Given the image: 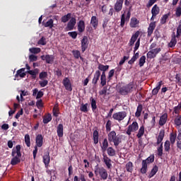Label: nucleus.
<instances>
[{
	"label": "nucleus",
	"mask_w": 181,
	"mask_h": 181,
	"mask_svg": "<svg viewBox=\"0 0 181 181\" xmlns=\"http://www.w3.org/2000/svg\"><path fill=\"white\" fill-rule=\"evenodd\" d=\"M132 91H134V82H130L129 84L122 86L119 90L121 95H128Z\"/></svg>",
	"instance_id": "7ed1b4c3"
},
{
	"label": "nucleus",
	"mask_w": 181,
	"mask_h": 181,
	"mask_svg": "<svg viewBox=\"0 0 181 181\" xmlns=\"http://www.w3.org/2000/svg\"><path fill=\"white\" fill-rule=\"evenodd\" d=\"M100 76H101V72L100 71V70L96 71L94 74V77L92 80V83H93L94 86H95V84L98 83V80H100Z\"/></svg>",
	"instance_id": "4be33fe9"
},
{
	"label": "nucleus",
	"mask_w": 181,
	"mask_h": 181,
	"mask_svg": "<svg viewBox=\"0 0 181 181\" xmlns=\"http://www.w3.org/2000/svg\"><path fill=\"white\" fill-rule=\"evenodd\" d=\"M43 163L45 165V168L49 166V163H50V153L47 152L43 156Z\"/></svg>",
	"instance_id": "6ab92c4d"
},
{
	"label": "nucleus",
	"mask_w": 181,
	"mask_h": 181,
	"mask_svg": "<svg viewBox=\"0 0 181 181\" xmlns=\"http://www.w3.org/2000/svg\"><path fill=\"white\" fill-rule=\"evenodd\" d=\"M54 21L53 19L50 18L47 21V22L45 23V21L42 22V25L45 26V28H49V29H52L54 26Z\"/></svg>",
	"instance_id": "7c9ffc66"
},
{
	"label": "nucleus",
	"mask_w": 181,
	"mask_h": 181,
	"mask_svg": "<svg viewBox=\"0 0 181 181\" xmlns=\"http://www.w3.org/2000/svg\"><path fill=\"white\" fill-rule=\"evenodd\" d=\"M72 54L74 57V59H80L81 56V52H80L79 50H73L72 51Z\"/></svg>",
	"instance_id": "8fccbe9b"
},
{
	"label": "nucleus",
	"mask_w": 181,
	"mask_h": 181,
	"mask_svg": "<svg viewBox=\"0 0 181 181\" xmlns=\"http://www.w3.org/2000/svg\"><path fill=\"white\" fill-rule=\"evenodd\" d=\"M103 162L106 165L107 169H111V168H112V164H111V160L106 154H103Z\"/></svg>",
	"instance_id": "aec40b11"
},
{
	"label": "nucleus",
	"mask_w": 181,
	"mask_h": 181,
	"mask_svg": "<svg viewBox=\"0 0 181 181\" xmlns=\"http://www.w3.org/2000/svg\"><path fill=\"white\" fill-rule=\"evenodd\" d=\"M123 5H124V0L116 1L113 8H115V12H117V13H119V12L122 11Z\"/></svg>",
	"instance_id": "6e6552de"
},
{
	"label": "nucleus",
	"mask_w": 181,
	"mask_h": 181,
	"mask_svg": "<svg viewBox=\"0 0 181 181\" xmlns=\"http://www.w3.org/2000/svg\"><path fill=\"white\" fill-rule=\"evenodd\" d=\"M125 20H127L125 18V13H123L122 14V16H121V22H120L121 28H124V26H125Z\"/></svg>",
	"instance_id": "052dcab7"
},
{
	"label": "nucleus",
	"mask_w": 181,
	"mask_h": 181,
	"mask_svg": "<svg viewBox=\"0 0 181 181\" xmlns=\"http://www.w3.org/2000/svg\"><path fill=\"white\" fill-rule=\"evenodd\" d=\"M117 136V132L115 131H112L107 134L108 141H111Z\"/></svg>",
	"instance_id": "37998d69"
},
{
	"label": "nucleus",
	"mask_w": 181,
	"mask_h": 181,
	"mask_svg": "<svg viewBox=\"0 0 181 181\" xmlns=\"http://www.w3.org/2000/svg\"><path fill=\"white\" fill-rule=\"evenodd\" d=\"M90 105H91V108L92 111L94 112L97 110V100H95L93 97L90 98Z\"/></svg>",
	"instance_id": "c9c22d12"
},
{
	"label": "nucleus",
	"mask_w": 181,
	"mask_h": 181,
	"mask_svg": "<svg viewBox=\"0 0 181 181\" xmlns=\"http://www.w3.org/2000/svg\"><path fill=\"white\" fill-rule=\"evenodd\" d=\"M42 60H45L46 63L47 64H52V63L54 62V56L47 54V55H42L41 56Z\"/></svg>",
	"instance_id": "9d476101"
},
{
	"label": "nucleus",
	"mask_w": 181,
	"mask_h": 181,
	"mask_svg": "<svg viewBox=\"0 0 181 181\" xmlns=\"http://www.w3.org/2000/svg\"><path fill=\"white\" fill-rule=\"evenodd\" d=\"M177 137V134L176 133H170V144L171 145H175V142H176V138Z\"/></svg>",
	"instance_id": "473e14b6"
},
{
	"label": "nucleus",
	"mask_w": 181,
	"mask_h": 181,
	"mask_svg": "<svg viewBox=\"0 0 181 181\" xmlns=\"http://www.w3.org/2000/svg\"><path fill=\"white\" fill-rule=\"evenodd\" d=\"M88 47V38L86 36L81 40V50L82 53H84L87 48Z\"/></svg>",
	"instance_id": "9b49d317"
},
{
	"label": "nucleus",
	"mask_w": 181,
	"mask_h": 181,
	"mask_svg": "<svg viewBox=\"0 0 181 181\" xmlns=\"http://www.w3.org/2000/svg\"><path fill=\"white\" fill-rule=\"evenodd\" d=\"M47 72L42 71L40 73V75H39L40 80H45V78H47Z\"/></svg>",
	"instance_id": "4d7b16f0"
},
{
	"label": "nucleus",
	"mask_w": 181,
	"mask_h": 181,
	"mask_svg": "<svg viewBox=\"0 0 181 181\" xmlns=\"http://www.w3.org/2000/svg\"><path fill=\"white\" fill-rule=\"evenodd\" d=\"M139 46H141V38H139L135 43V46L134 48V53H135V52H136V50L139 49Z\"/></svg>",
	"instance_id": "6e6d98bb"
},
{
	"label": "nucleus",
	"mask_w": 181,
	"mask_h": 181,
	"mask_svg": "<svg viewBox=\"0 0 181 181\" xmlns=\"http://www.w3.org/2000/svg\"><path fill=\"white\" fill-rule=\"evenodd\" d=\"M76 23H77V20L74 17H71L69 21L67 23L66 27L65 28V30H73L74 27L76 26Z\"/></svg>",
	"instance_id": "0eeeda50"
},
{
	"label": "nucleus",
	"mask_w": 181,
	"mask_h": 181,
	"mask_svg": "<svg viewBox=\"0 0 181 181\" xmlns=\"http://www.w3.org/2000/svg\"><path fill=\"white\" fill-rule=\"evenodd\" d=\"M143 160L146 161V163L147 165H149L151 163H153V162H155V156L154 155H151L146 160Z\"/></svg>",
	"instance_id": "79ce46f5"
},
{
	"label": "nucleus",
	"mask_w": 181,
	"mask_h": 181,
	"mask_svg": "<svg viewBox=\"0 0 181 181\" xmlns=\"http://www.w3.org/2000/svg\"><path fill=\"white\" fill-rule=\"evenodd\" d=\"M95 176H100L102 180H107L108 179V172L104 167L96 166L95 168Z\"/></svg>",
	"instance_id": "f03ea898"
},
{
	"label": "nucleus",
	"mask_w": 181,
	"mask_h": 181,
	"mask_svg": "<svg viewBox=\"0 0 181 181\" xmlns=\"http://www.w3.org/2000/svg\"><path fill=\"white\" fill-rule=\"evenodd\" d=\"M35 146L42 148L43 146V136L42 134H37L35 137Z\"/></svg>",
	"instance_id": "ddd939ff"
},
{
	"label": "nucleus",
	"mask_w": 181,
	"mask_h": 181,
	"mask_svg": "<svg viewBox=\"0 0 181 181\" xmlns=\"http://www.w3.org/2000/svg\"><path fill=\"white\" fill-rule=\"evenodd\" d=\"M167 121H168V113H164L163 115L160 117V119L158 122L159 126L163 127V125L166 124Z\"/></svg>",
	"instance_id": "f3484780"
},
{
	"label": "nucleus",
	"mask_w": 181,
	"mask_h": 181,
	"mask_svg": "<svg viewBox=\"0 0 181 181\" xmlns=\"http://www.w3.org/2000/svg\"><path fill=\"white\" fill-rule=\"evenodd\" d=\"M170 141L169 140H166L164 143V151L165 152H169L170 151Z\"/></svg>",
	"instance_id": "a18cd8bd"
},
{
	"label": "nucleus",
	"mask_w": 181,
	"mask_h": 181,
	"mask_svg": "<svg viewBox=\"0 0 181 181\" xmlns=\"http://www.w3.org/2000/svg\"><path fill=\"white\" fill-rule=\"evenodd\" d=\"M114 73H115V71L114 69H112L109 71L108 76H107V78L109 81L112 80V77H114Z\"/></svg>",
	"instance_id": "69168bd1"
},
{
	"label": "nucleus",
	"mask_w": 181,
	"mask_h": 181,
	"mask_svg": "<svg viewBox=\"0 0 181 181\" xmlns=\"http://www.w3.org/2000/svg\"><path fill=\"white\" fill-rule=\"evenodd\" d=\"M107 148H108V139L105 138L104 139L102 143V146H101L102 152L104 153V152H105Z\"/></svg>",
	"instance_id": "c756f323"
},
{
	"label": "nucleus",
	"mask_w": 181,
	"mask_h": 181,
	"mask_svg": "<svg viewBox=\"0 0 181 181\" xmlns=\"http://www.w3.org/2000/svg\"><path fill=\"white\" fill-rule=\"evenodd\" d=\"M174 122H175V125H176L177 127H180V125H181V115H178L175 118Z\"/></svg>",
	"instance_id": "603ef678"
},
{
	"label": "nucleus",
	"mask_w": 181,
	"mask_h": 181,
	"mask_svg": "<svg viewBox=\"0 0 181 181\" xmlns=\"http://www.w3.org/2000/svg\"><path fill=\"white\" fill-rule=\"evenodd\" d=\"M126 117H127V112L125 111L117 112L112 115L113 119H115V121H118V122H121V121H124Z\"/></svg>",
	"instance_id": "20e7f679"
},
{
	"label": "nucleus",
	"mask_w": 181,
	"mask_h": 181,
	"mask_svg": "<svg viewBox=\"0 0 181 181\" xmlns=\"http://www.w3.org/2000/svg\"><path fill=\"white\" fill-rule=\"evenodd\" d=\"M142 104H139L135 112V117H136L137 118H139V117H141V114H142Z\"/></svg>",
	"instance_id": "58836bf2"
},
{
	"label": "nucleus",
	"mask_w": 181,
	"mask_h": 181,
	"mask_svg": "<svg viewBox=\"0 0 181 181\" xmlns=\"http://www.w3.org/2000/svg\"><path fill=\"white\" fill-rule=\"evenodd\" d=\"M140 35H141V32L139 30L136 31L135 34H133L132 35L131 39L129 40V46H131V47L134 46V45H135V42L138 40V37H139Z\"/></svg>",
	"instance_id": "1a4fd4ad"
},
{
	"label": "nucleus",
	"mask_w": 181,
	"mask_h": 181,
	"mask_svg": "<svg viewBox=\"0 0 181 181\" xmlns=\"http://www.w3.org/2000/svg\"><path fill=\"white\" fill-rule=\"evenodd\" d=\"M106 151L109 156H115V150L112 147H108Z\"/></svg>",
	"instance_id": "09e8293b"
},
{
	"label": "nucleus",
	"mask_w": 181,
	"mask_h": 181,
	"mask_svg": "<svg viewBox=\"0 0 181 181\" xmlns=\"http://www.w3.org/2000/svg\"><path fill=\"white\" fill-rule=\"evenodd\" d=\"M156 2H158V0H149L146 4V8H151Z\"/></svg>",
	"instance_id": "774afa93"
},
{
	"label": "nucleus",
	"mask_w": 181,
	"mask_h": 181,
	"mask_svg": "<svg viewBox=\"0 0 181 181\" xmlns=\"http://www.w3.org/2000/svg\"><path fill=\"white\" fill-rule=\"evenodd\" d=\"M25 67L28 70L25 73L30 74L32 80H36V76L39 74V69L36 68L34 70H30V66L28 64H25Z\"/></svg>",
	"instance_id": "423d86ee"
},
{
	"label": "nucleus",
	"mask_w": 181,
	"mask_h": 181,
	"mask_svg": "<svg viewBox=\"0 0 181 181\" xmlns=\"http://www.w3.org/2000/svg\"><path fill=\"white\" fill-rule=\"evenodd\" d=\"M78 30L79 33H83V32L86 30V23L84 22V21L81 20L78 23Z\"/></svg>",
	"instance_id": "412c9836"
},
{
	"label": "nucleus",
	"mask_w": 181,
	"mask_h": 181,
	"mask_svg": "<svg viewBox=\"0 0 181 181\" xmlns=\"http://www.w3.org/2000/svg\"><path fill=\"white\" fill-rule=\"evenodd\" d=\"M62 83L67 91H72L73 88H71V83L70 82V79L69 78H64Z\"/></svg>",
	"instance_id": "f8f14e48"
},
{
	"label": "nucleus",
	"mask_w": 181,
	"mask_h": 181,
	"mask_svg": "<svg viewBox=\"0 0 181 181\" xmlns=\"http://www.w3.org/2000/svg\"><path fill=\"white\" fill-rule=\"evenodd\" d=\"M146 57L147 59H155V57H156L154 55L153 51L150 50L148 52H147Z\"/></svg>",
	"instance_id": "bf43d9fd"
},
{
	"label": "nucleus",
	"mask_w": 181,
	"mask_h": 181,
	"mask_svg": "<svg viewBox=\"0 0 181 181\" xmlns=\"http://www.w3.org/2000/svg\"><path fill=\"white\" fill-rule=\"evenodd\" d=\"M144 134H145V127L141 126L136 135L137 138H142V136H144Z\"/></svg>",
	"instance_id": "49530a36"
},
{
	"label": "nucleus",
	"mask_w": 181,
	"mask_h": 181,
	"mask_svg": "<svg viewBox=\"0 0 181 181\" xmlns=\"http://www.w3.org/2000/svg\"><path fill=\"white\" fill-rule=\"evenodd\" d=\"M69 36H70V37H72V39H77V32L76 31H73V32H69L68 33Z\"/></svg>",
	"instance_id": "680f3d73"
},
{
	"label": "nucleus",
	"mask_w": 181,
	"mask_h": 181,
	"mask_svg": "<svg viewBox=\"0 0 181 181\" xmlns=\"http://www.w3.org/2000/svg\"><path fill=\"white\" fill-rule=\"evenodd\" d=\"M171 40L168 44L169 47H175L176 46V43H177V40L176 37H177V34L175 32L173 33L172 36H171Z\"/></svg>",
	"instance_id": "4468645a"
},
{
	"label": "nucleus",
	"mask_w": 181,
	"mask_h": 181,
	"mask_svg": "<svg viewBox=\"0 0 181 181\" xmlns=\"http://www.w3.org/2000/svg\"><path fill=\"white\" fill-rule=\"evenodd\" d=\"M136 25H139V21L136 18H132L130 21V27L136 28Z\"/></svg>",
	"instance_id": "f704fd0d"
},
{
	"label": "nucleus",
	"mask_w": 181,
	"mask_h": 181,
	"mask_svg": "<svg viewBox=\"0 0 181 181\" xmlns=\"http://www.w3.org/2000/svg\"><path fill=\"white\" fill-rule=\"evenodd\" d=\"M52 121V115L48 113L43 117V123L44 124H49Z\"/></svg>",
	"instance_id": "4c0bfd02"
},
{
	"label": "nucleus",
	"mask_w": 181,
	"mask_h": 181,
	"mask_svg": "<svg viewBox=\"0 0 181 181\" xmlns=\"http://www.w3.org/2000/svg\"><path fill=\"white\" fill-rule=\"evenodd\" d=\"M175 15H176L177 18H180V16H181V7L180 6L177 7V8L175 10Z\"/></svg>",
	"instance_id": "338daca9"
},
{
	"label": "nucleus",
	"mask_w": 181,
	"mask_h": 181,
	"mask_svg": "<svg viewBox=\"0 0 181 181\" xmlns=\"http://www.w3.org/2000/svg\"><path fill=\"white\" fill-rule=\"evenodd\" d=\"M162 86H163V81H160L157 83L156 87L152 90V95H158Z\"/></svg>",
	"instance_id": "a211bd4d"
},
{
	"label": "nucleus",
	"mask_w": 181,
	"mask_h": 181,
	"mask_svg": "<svg viewBox=\"0 0 181 181\" xmlns=\"http://www.w3.org/2000/svg\"><path fill=\"white\" fill-rule=\"evenodd\" d=\"M160 12V8H159V6H158V4H155L151 9V13L153 16H158Z\"/></svg>",
	"instance_id": "a878e982"
},
{
	"label": "nucleus",
	"mask_w": 181,
	"mask_h": 181,
	"mask_svg": "<svg viewBox=\"0 0 181 181\" xmlns=\"http://www.w3.org/2000/svg\"><path fill=\"white\" fill-rule=\"evenodd\" d=\"M46 38L45 37H42L38 41V45H42V46L46 45Z\"/></svg>",
	"instance_id": "e2e57ef3"
},
{
	"label": "nucleus",
	"mask_w": 181,
	"mask_h": 181,
	"mask_svg": "<svg viewBox=\"0 0 181 181\" xmlns=\"http://www.w3.org/2000/svg\"><path fill=\"white\" fill-rule=\"evenodd\" d=\"M169 16H170V13L163 15L162 16V18H160V24L165 25V23H166L168 19L169 18Z\"/></svg>",
	"instance_id": "ea45409f"
},
{
	"label": "nucleus",
	"mask_w": 181,
	"mask_h": 181,
	"mask_svg": "<svg viewBox=\"0 0 181 181\" xmlns=\"http://www.w3.org/2000/svg\"><path fill=\"white\" fill-rule=\"evenodd\" d=\"M93 144L95 145H97V144H98V132L97 130H95L93 132Z\"/></svg>",
	"instance_id": "de8ad7c7"
},
{
	"label": "nucleus",
	"mask_w": 181,
	"mask_h": 181,
	"mask_svg": "<svg viewBox=\"0 0 181 181\" xmlns=\"http://www.w3.org/2000/svg\"><path fill=\"white\" fill-rule=\"evenodd\" d=\"M155 28H156V23L151 22L149 24V26L148 28V31H147V36H148V37L152 36V33H153V30H155Z\"/></svg>",
	"instance_id": "2eb2a0df"
},
{
	"label": "nucleus",
	"mask_w": 181,
	"mask_h": 181,
	"mask_svg": "<svg viewBox=\"0 0 181 181\" xmlns=\"http://www.w3.org/2000/svg\"><path fill=\"white\" fill-rule=\"evenodd\" d=\"M126 170L129 173H132V171L134 170V164L132 162L129 161L126 164Z\"/></svg>",
	"instance_id": "e433bc0d"
},
{
	"label": "nucleus",
	"mask_w": 181,
	"mask_h": 181,
	"mask_svg": "<svg viewBox=\"0 0 181 181\" xmlns=\"http://www.w3.org/2000/svg\"><path fill=\"white\" fill-rule=\"evenodd\" d=\"M111 125H112V122H111V120H107L105 126L107 132H110L111 131Z\"/></svg>",
	"instance_id": "13d9d810"
},
{
	"label": "nucleus",
	"mask_w": 181,
	"mask_h": 181,
	"mask_svg": "<svg viewBox=\"0 0 181 181\" xmlns=\"http://www.w3.org/2000/svg\"><path fill=\"white\" fill-rule=\"evenodd\" d=\"M158 170H159V168L158 167V165H154L148 175V178L151 179V177H153V176H155V175L158 173Z\"/></svg>",
	"instance_id": "c85d7f7f"
},
{
	"label": "nucleus",
	"mask_w": 181,
	"mask_h": 181,
	"mask_svg": "<svg viewBox=\"0 0 181 181\" xmlns=\"http://www.w3.org/2000/svg\"><path fill=\"white\" fill-rule=\"evenodd\" d=\"M140 172L143 175H145V173L148 172V164L146 161H144V160H142V163H141V168L140 170Z\"/></svg>",
	"instance_id": "cd10ccee"
},
{
	"label": "nucleus",
	"mask_w": 181,
	"mask_h": 181,
	"mask_svg": "<svg viewBox=\"0 0 181 181\" xmlns=\"http://www.w3.org/2000/svg\"><path fill=\"white\" fill-rule=\"evenodd\" d=\"M90 25L95 30L98 28V18L95 16H93L90 18Z\"/></svg>",
	"instance_id": "dca6fc26"
},
{
	"label": "nucleus",
	"mask_w": 181,
	"mask_h": 181,
	"mask_svg": "<svg viewBox=\"0 0 181 181\" xmlns=\"http://www.w3.org/2000/svg\"><path fill=\"white\" fill-rule=\"evenodd\" d=\"M39 84H40V87H46V86H47V84H49V81H47V80L40 81Z\"/></svg>",
	"instance_id": "0e129e2a"
},
{
	"label": "nucleus",
	"mask_w": 181,
	"mask_h": 181,
	"mask_svg": "<svg viewBox=\"0 0 181 181\" xmlns=\"http://www.w3.org/2000/svg\"><path fill=\"white\" fill-rule=\"evenodd\" d=\"M63 131H64L63 124H59L57 128V133L59 138H63V135L64 134Z\"/></svg>",
	"instance_id": "5701e85b"
},
{
	"label": "nucleus",
	"mask_w": 181,
	"mask_h": 181,
	"mask_svg": "<svg viewBox=\"0 0 181 181\" xmlns=\"http://www.w3.org/2000/svg\"><path fill=\"white\" fill-rule=\"evenodd\" d=\"M29 51L30 52V53H33L34 54H37V53H40L41 49L40 48H37V47H32V48H30Z\"/></svg>",
	"instance_id": "5fc2aeb1"
},
{
	"label": "nucleus",
	"mask_w": 181,
	"mask_h": 181,
	"mask_svg": "<svg viewBox=\"0 0 181 181\" xmlns=\"http://www.w3.org/2000/svg\"><path fill=\"white\" fill-rule=\"evenodd\" d=\"M25 69L21 68V69H18L15 75L16 78L17 77H21V78H23L26 76V72H25Z\"/></svg>",
	"instance_id": "393cba45"
},
{
	"label": "nucleus",
	"mask_w": 181,
	"mask_h": 181,
	"mask_svg": "<svg viewBox=\"0 0 181 181\" xmlns=\"http://www.w3.org/2000/svg\"><path fill=\"white\" fill-rule=\"evenodd\" d=\"M25 143L28 148L30 147V136L28 134L25 135Z\"/></svg>",
	"instance_id": "3c124183"
},
{
	"label": "nucleus",
	"mask_w": 181,
	"mask_h": 181,
	"mask_svg": "<svg viewBox=\"0 0 181 181\" xmlns=\"http://www.w3.org/2000/svg\"><path fill=\"white\" fill-rule=\"evenodd\" d=\"M87 107H88V103L82 104L80 107L81 111L82 112H88V108Z\"/></svg>",
	"instance_id": "864d4df0"
},
{
	"label": "nucleus",
	"mask_w": 181,
	"mask_h": 181,
	"mask_svg": "<svg viewBox=\"0 0 181 181\" xmlns=\"http://www.w3.org/2000/svg\"><path fill=\"white\" fill-rule=\"evenodd\" d=\"M11 156H13L11 160V165H12V166H16V165L21 163V158H22L21 145H17L16 148L12 149Z\"/></svg>",
	"instance_id": "f257e3e1"
},
{
	"label": "nucleus",
	"mask_w": 181,
	"mask_h": 181,
	"mask_svg": "<svg viewBox=\"0 0 181 181\" xmlns=\"http://www.w3.org/2000/svg\"><path fill=\"white\" fill-rule=\"evenodd\" d=\"M98 69V70L102 71V74H105V71H107L108 70V69H110V66L104 65L103 64H99Z\"/></svg>",
	"instance_id": "bb28decb"
},
{
	"label": "nucleus",
	"mask_w": 181,
	"mask_h": 181,
	"mask_svg": "<svg viewBox=\"0 0 181 181\" xmlns=\"http://www.w3.org/2000/svg\"><path fill=\"white\" fill-rule=\"evenodd\" d=\"M107 84V76H105V74H102L100 75V85L102 86V87H104V86H105Z\"/></svg>",
	"instance_id": "a19ab883"
},
{
	"label": "nucleus",
	"mask_w": 181,
	"mask_h": 181,
	"mask_svg": "<svg viewBox=\"0 0 181 181\" xmlns=\"http://www.w3.org/2000/svg\"><path fill=\"white\" fill-rule=\"evenodd\" d=\"M146 62V57H145V55L141 56L139 61V67H144V64H145Z\"/></svg>",
	"instance_id": "c03bdc74"
},
{
	"label": "nucleus",
	"mask_w": 181,
	"mask_h": 181,
	"mask_svg": "<svg viewBox=\"0 0 181 181\" xmlns=\"http://www.w3.org/2000/svg\"><path fill=\"white\" fill-rule=\"evenodd\" d=\"M109 142H110V144H111V142H113L115 148H117L119 145V143L121 142V138H119V136L116 135L113 138V139L111 141H109Z\"/></svg>",
	"instance_id": "2f4dec72"
},
{
	"label": "nucleus",
	"mask_w": 181,
	"mask_h": 181,
	"mask_svg": "<svg viewBox=\"0 0 181 181\" xmlns=\"http://www.w3.org/2000/svg\"><path fill=\"white\" fill-rule=\"evenodd\" d=\"M139 128V126L138 125V122H133L132 124L128 126L126 134L129 136L131 135V134H132V132H135L138 131Z\"/></svg>",
	"instance_id": "39448f33"
},
{
	"label": "nucleus",
	"mask_w": 181,
	"mask_h": 181,
	"mask_svg": "<svg viewBox=\"0 0 181 181\" xmlns=\"http://www.w3.org/2000/svg\"><path fill=\"white\" fill-rule=\"evenodd\" d=\"M163 138H165V130L161 129L157 137V145L162 144V141H163Z\"/></svg>",
	"instance_id": "b1692460"
},
{
	"label": "nucleus",
	"mask_w": 181,
	"mask_h": 181,
	"mask_svg": "<svg viewBox=\"0 0 181 181\" xmlns=\"http://www.w3.org/2000/svg\"><path fill=\"white\" fill-rule=\"evenodd\" d=\"M70 19H71V13H68L66 15L62 17L61 21L63 23H66Z\"/></svg>",
	"instance_id": "72a5a7b5"
}]
</instances>
